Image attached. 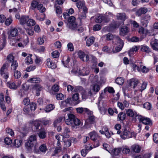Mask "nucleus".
<instances>
[{
  "instance_id": "59",
  "label": "nucleus",
  "mask_w": 158,
  "mask_h": 158,
  "mask_svg": "<svg viewBox=\"0 0 158 158\" xmlns=\"http://www.w3.org/2000/svg\"><path fill=\"white\" fill-rule=\"evenodd\" d=\"M85 108L82 107H79L76 109L77 113L79 114H82L83 113L85 114Z\"/></svg>"
},
{
  "instance_id": "57",
  "label": "nucleus",
  "mask_w": 158,
  "mask_h": 158,
  "mask_svg": "<svg viewBox=\"0 0 158 158\" xmlns=\"http://www.w3.org/2000/svg\"><path fill=\"white\" fill-rule=\"evenodd\" d=\"M120 25H121L120 24H112L110 25L109 30L110 31H112L116 28L118 27Z\"/></svg>"
},
{
  "instance_id": "19",
  "label": "nucleus",
  "mask_w": 158,
  "mask_h": 158,
  "mask_svg": "<svg viewBox=\"0 0 158 158\" xmlns=\"http://www.w3.org/2000/svg\"><path fill=\"white\" fill-rule=\"evenodd\" d=\"M131 148L134 152L139 153L141 150V148L139 145H134L131 146Z\"/></svg>"
},
{
  "instance_id": "9",
  "label": "nucleus",
  "mask_w": 158,
  "mask_h": 158,
  "mask_svg": "<svg viewBox=\"0 0 158 158\" xmlns=\"http://www.w3.org/2000/svg\"><path fill=\"white\" fill-rule=\"evenodd\" d=\"M108 20L107 17L105 15H99L96 17L95 21L97 23H101L102 21L105 22H107Z\"/></svg>"
},
{
  "instance_id": "49",
  "label": "nucleus",
  "mask_w": 158,
  "mask_h": 158,
  "mask_svg": "<svg viewBox=\"0 0 158 158\" xmlns=\"http://www.w3.org/2000/svg\"><path fill=\"white\" fill-rule=\"evenodd\" d=\"M14 77L16 79H18L21 76V73L18 70L14 71Z\"/></svg>"
},
{
  "instance_id": "44",
  "label": "nucleus",
  "mask_w": 158,
  "mask_h": 158,
  "mask_svg": "<svg viewBox=\"0 0 158 158\" xmlns=\"http://www.w3.org/2000/svg\"><path fill=\"white\" fill-rule=\"evenodd\" d=\"M79 95L78 93L73 94L72 96V99L73 101H76V104H77L79 103Z\"/></svg>"
},
{
  "instance_id": "29",
  "label": "nucleus",
  "mask_w": 158,
  "mask_h": 158,
  "mask_svg": "<svg viewBox=\"0 0 158 158\" xmlns=\"http://www.w3.org/2000/svg\"><path fill=\"white\" fill-rule=\"evenodd\" d=\"M126 115L125 113L120 112L118 114L117 120H118L123 121L125 119Z\"/></svg>"
},
{
  "instance_id": "26",
  "label": "nucleus",
  "mask_w": 158,
  "mask_h": 158,
  "mask_svg": "<svg viewBox=\"0 0 158 158\" xmlns=\"http://www.w3.org/2000/svg\"><path fill=\"white\" fill-rule=\"evenodd\" d=\"M29 18L28 16L26 15L22 16L20 20V24H25L27 23V21Z\"/></svg>"
},
{
  "instance_id": "62",
  "label": "nucleus",
  "mask_w": 158,
  "mask_h": 158,
  "mask_svg": "<svg viewBox=\"0 0 158 158\" xmlns=\"http://www.w3.org/2000/svg\"><path fill=\"white\" fill-rule=\"evenodd\" d=\"M64 146L66 147H69L71 145V142L70 139L64 141Z\"/></svg>"
},
{
  "instance_id": "20",
  "label": "nucleus",
  "mask_w": 158,
  "mask_h": 158,
  "mask_svg": "<svg viewBox=\"0 0 158 158\" xmlns=\"http://www.w3.org/2000/svg\"><path fill=\"white\" fill-rule=\"evenodd\" d=\"M95 38L94 37H91L88 38L86 40V45L89 47L94 42Z\"/></svg>"
},
{
  "instance_id": "41",
  "label": "nucleus",
  "mask_w": 158,
  "mask_h": 158,
  "mask_svg": "<svg viewBox=\"0 0 158 158\" xmlns=\"http://www.w3.org/2000/svg\"><path fill=\"white\" fill-rule=\"evenodd\" d=\"M138 49L136 46H133L131 49H130L129 52V55L131 56L132 55L134 52H136L137 51Z\"/></svg>"
},
{
  "instance_id": "30",
  "label": "nucleus",
  "mask_w": 158,
  "mask_h": 158,
  "mask_svg": "<svg viewBox=\"0 0 158 158\" xmlns=\"http://www.w3.org/2000/svg\"><path fill=\"white\" fill-rule=\"evenodd\" d=\"M106 40H113V42L114 43V38L115 37H119L118 36H114L113 35L111 34L110 33H108L106 34Z\"/></svg>"
},
{
  "instance_id": "22",
  "label": "nucleus",
  "mask_w": 158,
  "mask_h": 158,
  "mask_svg": "<svg viewBox=\"0 0 158 158\" xmlns=\"http://www.w3.org/2000/svg\"><path fill=\"white\" fill-rule=\"evenodd\" d=\"M24 28L25 30L24 31L29 35L31 36L33 35L34 32L31 28L24 27Z\"/></svg>"
},
{
  "instance_id": "56",
  "label": "nucleus",
  "mask_w": 158,
  "mask_h": 158,
  "mask_svg": "<svg viewBox=\"0 0 158 158\" xmlns=\"http://www.w3.org/2000/svg\"><path fill=\"white\" fill-rule=\"evenodd\" d=\"M147 85V82H143L141 86L140 87L139 89V91L142 92L143 90L145 89L146 88Z\"/></svg>"
},
{
  "instance_id": "24",
  "label": "nucleus",
  "mask_w": 158,
  "mask_h": 158,
  "mask_svg": "<svg viewBox=\"0 0 158 158\" xmlns=\"http://www.w3.org/2000/svg\"><path fill=\"white\" fill-rule=\"evenodd\" d=\"M18 31L16 28H12L10 30V35L12 37H15L18 34Z\"/></svg>"
},
{
  "instance_id": "28",
  "label": "nucleus",
  "mask_w": 158,
  "mask_h": 158,
  "mask_svg": "<svg viewBox=\"0 0 158 158\" xmlns=\"http://www.w3.org/2000/svg\"><path fill=\"white\" fill-rule=\"evenodd\" d=\"M141 50L143 52L148 53L150 52L149 48L146 45H143L141 46Z\"/></svg>"
},
{
  "instance_id": "18",
  "label": "nucleus",
  "mask_w": 158,
  "mask_h": 158,
  "mask_svg": "<svg viewBox=\"0 0 158 158\" xmlns=\"http://www.w3.org/2000/svg\"><path fill=\"white\" fill-rule=\"evenodd\" d=\"M7 84L8 87L13 89H16L19 86V85H16L13 82H8L7 83Z\"/></svg>"
},
{
  "instance_id": "11",
  "label": "nucleus",
  "mask_w": 158,
  "mask_h": 158,
  "mask_svg": "<svg viewBox=\"0 0 158 158\" xmlns=\"http://www.w3.org/2000/svg\"><path fill=\"white\" fill-rule=\"evenodd\" d=\"M150 19L149 15H146L142 18L141 20V23L143 26L147 27V24Z\"/></svg>"
},
{
  "instance_id": "61",
  "label": "nucleus",
  "mask_w": 158,
  "mask_h": 158,
  "mask_svg": "<svg viewBox=\"0 0 158 158\" xmlns=\"http://www.w3.org/2000/svg\"><path fill=\"white\" fill-rule=\"evenodd\" d=\"M86 14L82 12L81 13L79 14L78 18L80 20V21L81 22V21L83 19H85L86 18Z\"/></svg>"
},
{
  "instance_id": "6",
  "label": "nucleus",
  "mask_w": 158,
  "mask_h": 158,
  "mask_svg": "<svg viewBox=\"0 0 158 158\" xmlns=\"http://www.w3.org/2000/svg\"><path fill=\"white\" fill-rule=\"evenodd\" d=\"M136 117L139 121L142 122L143 124L149 125L152 124V121L149 118H146L139 115H137Z\"/></svg>"
},
{
  "instance_id": "5",
  "label": "nucleus",
  "mask_w": 158,
  "mask_h": 158,
  "mask_svg": "<svg viewBox=\"0 0 158 158\" xmlns=\"http://www.w3.org/2000/svg\"><path fill=\"white\" fill-rule=\"evenodd\" d=\"M100 111L102 114H104L106 111L107 105L106 103L104 102H100L99 100L97 103Z\"/></svg>"
},
{
  "instance_id": "64",
  "label": "nucleus",
  "mask_w": 158,
  "mask_h": 158,
  "mask_svg": "<svg viewBox=\"0 0 158 158\" xmlns=\"http://www.w3.org/2000/svg\"><path fill=\"white\" fill-rule=\"evenodd\" d=\"M144 108L148 110H151V104L148 102H147L144 103L143 105Z\"/></svg>"
},
{
  "instance_id": "43",
  "label": "nucleus",
  "mask_w": 158,
  "mask_h": 158,
  "mask_svg": "<svg viewBox=\"0 0 158 158\" xmlns=\"http://www.w3.org/2000/svg\"><path fill=\"white\" fill-rule=\"evenodd\" d=\"M107 91H108L110 93L113 94L114 93L115 91L113 88L109 87L105 88L104 90V92L105 93Z\"/></svg>"
},
{
  "instance_id": "60",
  "label": "nucleus",
  "mask_w": 158,
  "mask_h": 158,
  "mask_svg": "<svg viewBox=\"0 0 158 158\" xmlns=\"http://www.w3.org/2000/svg\"><path fill=\"white\" fill-rule=\"evenodd\" d=\"M55 7L56 8V11L57 14H60L62 13L61 9L60 6L55 5Z\"/></svg>"
},
{
  "instance_id": "3",
  "label": "nucleus",
  "mask_w": 158,
  "mask_h": 158,
  "mask_svg": "<svg viewBox=\"0 0 158 158\" xmlns=\"http://www.w3.org/2000/svg\"><path fill=\"white\" fill-rule=\"evenodd\" d=\"M75 18L73 16H71L68 19L67 27L73 30H75L77 27V24L75 23Z\"/></svg>"
},
{
  "instance_id": "58",
  "label": "nucleus",
  "mask_w": 158,
  "mask_h": 158,
  "mask_svg": "<svg viewBox=\"0 0 158 158\" xmlns=\"http://www.w3.org/2000/svg\"><path fill=\"white\" fill-rule=\"evenodd\" d=\"M89 122V124H93L95 122L94 116L93 115L88 116Z\"/></svg>"
},
{
  "instance_id": "46",
  "label": "nucleus",
  "mask_w": 158,
  "mask_h": 158,
  "mask_svg": "<svg viewBox=\"0 0 158 158\" xmlns=\"http://www.w3.org/2000/svg\"><path fill=\"white\" fill-rule=\"evenodd\" d=\"M40 151L42 152H45L47 150V146L45 144H43L39 147Z\"/></svg>"
},
{
  "instance_id": "53",
  "label": "nucleus",
  "mask_w": 158,
  "mask_h": 158,
  "mask_svg": "<svg viewBox=\"0 0 158 158\" xmlns=\"http://www.w3.org/2000/svg\"><path fill=\"white\" fill-rule=\"evenodd\" d=\"M6 133L13 136L14 135V133L13 130L9 127H7L6 130Z\"/></svg>"
},
{
  "instance_id": "15",
  "label": "nucleus",
  "mask_w": 158,
  "mask_h": 158,
  "mask_svg": "<svg viewBox=\"0 0 158 158\" xmlns=\"http://www.w3.org/2000/svg\"><path fill=\"white\" fill-rule=\"evenodd\" d=\"M152 154L150 153H147L144 154L137 155L134 156V158H150Z\"/></svg>"
},
{
  "instance_id": "4",
  "label": "nucleus",
  "mask_w": 158,
  "mask_h": 158,
  "mask_svg": "<svg viewBox=\"0 0 158 158\" xmlns=\"http://www.w3.org/2000/svg\"><path fill=\"white\" fill-rule=\"evenodd\" d=\"M136 134L134 132H130L127 129H125L120 136L123 139L131 138L132 137H135Z\"/></svg>"
},
{
  "instance_id": "34",
  "label": "nucleus",
  "mask_w": 158,
  "mask_h": 158,
  "mask_svg": "<svg viewBox=\"0 0 158 158\" xmlns=\"http://www.w3.org/2000/svg\"><path fill=\"white\" fill-rule=\"evenodd\" d=\"M39 137L42 139H44L46 137V133L44 130L40 131L38 133Z\"/></svg>"
},
{
  "instance_id": "52",
  "label": "nucleus",
  "mask_w": 158,
  "mask_h": 158,
  "mask_svg": "<svg viewBox=\"0 0 158 158\" xmlns=\"http://www.w3.org/2000/svg\"><path fill=\"white\" fill-rule=\"evenodd\" d=\"M121 128V125L119 124H116L114 126L115 129L117 131L116 132L117 134H119L121 132V131H120Z\"/></svg>"
},
{
  "instance_id": "55",
  "label": "nucleus",
  "mask_w": 158,
  "mask_h": 158,
  "mask_svg": "<svg viewBox=\"0 0 158 158\" xmlns=\"http://www.w3.org/2000/svg\"><path fill=\"white\" fill-rule=\"evenodd\" d=\"M103 148L109 153H110L111 148L110 146L106 143H104L103 145Z\"/></svg>"
},
{
  "instance_id": "13",
  "label": "nucleus",
  "mask_w": 158,
  "mask_h": 158,
  "mask_svg": "<svg viewBox=\"0 0 158 158\" xmlns=\"http://www.w3.org/2000/svg\"><path fill=\"white\" fill-rule=\"evenodd\" d=\"M147 8L143 7L139 9L136 12V15L138 16H140L142 14H145L148 11Z\"/></svg>"
},
{
  "instance_id": "40",
  "label": "nucleus",
  "mask_w": 158,
  "mask_h": 158,
  "mask_svg": "<svg viewBox=\"0 0 158 158\" xmlns=\"http://www.w3.org/2000/svg\"><path fill=\"white\" fill-rule=\"evenodd\" d=\"M54 105L50 104L48 105L45 108V110L46 112H49L54 108Z\"/></svg>"
},
{
  "instance_id": "2",
  "label": "nucleus",
  "mask_w": 158,
  "mask_h": 158,
  "mask_svg": "<svg viewBox=\"0 0 158 158\" xmlns=\"http://www.w3.org/2000/svg\"><path fill=\"white\" fill-rule=\"evenodd\" d=\"M114 43L115 44H119L118 46H116L115 48V50L113 49V53L118 52L120 51L123 47L124 43L119 37H115L114 40Z\"/></svg>"
},
{
  "instance_id": "32",
  "label": "nucleus",
  "mask_w": 158,
  "mask_h": 158,
  "mask_svg": "<svg viewBox=\"0 0 158 158\" xmlns=\"http://www.w3.org/2000/svg\"><path fill=\"white\" fill-rule=\"evenodd\" d=\"M22 143L21 140L16 139L14 141V146L15 148H19L21 145Z\"/></svg>"
},
{
  "instance_id": "42",
  "label": "nucleus",
  "mask_w": 158,
  "mask_h": 158,
  "mask_svg": "<svg viewBox=\"0 0 158 158\" xmlns=\"http://www.w3.org/2000/svg\"><path fill=\"white\" fill-rule=\"evenodd\" d=\"M110 153L116 156L118 155L120 152V150L118 148H114L112 150H111Z\"/></svg>"
},
{
  "instance_id": "17",
  "label": "nucleus",
  "mask_w": 158,
  "mask_h": 158,
  "mask_svg": "<svg viewBox=\"0 0 158 158\" xmlns=\"http://www.w3.org/2000/svg\"><path fill=\"white\" fill-rule=\"evenodd\" d=\"M47 64L48 67L52 69H54L56 67V65L50 59L47 60Z\"/></svg>"
},
{
  "instance_id": "39",
  "label": "nucleus",
  "mask_w": 158,
  "mask_h": 158,
  "mask_svg": "<svg viewBox=\"0 0 158 158\" xmlns=\"http://www.w3.org/2000/svg\"><path fill=\"white\" fill-rule=\"evenodd\" d=\"M11 63L12 64L11 65V70L13 71L15 70L18 66V64L17 61L16 60H15V61Z\"/></svg>"
},
{
  "instance_id": "36",
  "label": "nucleus",
  "mask_w": 158,
  "mask_h": 158,
  "mask_svg": "<svg viewBox=\"0 0 158 158\" xmlns=\"http://www.w3.org/2000/svg\"><path fill=\"white\" fill-rule=\"evenodd\" d=\"M27 24L28 26H32L35 24V22L33 19L29 18L27 21Z\"/></svg>"
},
{
  "instance_id": "47",
  "label": "nucleus",
  "mask_w": 158,
  "mask_h": 158,
  "mask_svg": "<svg viewBox=\"0 0 158 158\" xmlns=\"http://www.w3.org/2000/svg\"><path fill=\"white\" fill-rule=\"evenodd\" d=\"M38 4L39 3L37 1L34 0L33 1L31 4V9L32 10H34L36 7H37V6Z\"/></svg>"
},
{
  "instance_id": "10",
  "label": "nucleus",
  "mask_w": 158,
  "mask_h": 158,
  "mask_svg": "<svg viewBox=\"0 0 158 158\" xmlns=\"http://www.w3.org/2000/svg\"><path fill=\"white\" fill-rule=\"evenodd\" d=\"M139 83V81L138 79L132 78L129 81V85L133 88H135Z\"/></svg>"
},
{
  "instance_id": "45",
  "label": "nucleus",
  "mask_w": 158,
  "mask_h": 158,
  "mask_svg": "<svg viewBox=\"0 0 158 158\" xmlns=\"http://www.w3.org/2000/svg\"><path fill=\"white\" fill-rule=\"evenodd\" d=\"M63 120V118L62 117H60L56 120H55L53 124L54 126L56 127L59 124V123H60Z\"/></svg>"
},
{
  "instance_id": "27",
  "label": "nucleus",
  "mask_w": 158,
  "mask_h": 158,
  "mask_svg": "<svg viewBox=\"0 0 158 158\" xmlns=\"http://www.w3.org/2000/svg\"><path fill=\"white\" fill-rule=\"evenodd\" d=\"M74 118L72 128H74L75 126L79 125L81 123L80 120L78 119L75 115Z\"/></svg>"
},
{
  "instance_id": "16",
  "label": "nucleus",
  "mask_w": 158,
  "mask_h": 158,
  "mask_svg": "<svg viewBox=\"0 0 158 158\" xmlns=\"http://www.w3.org/2000/svg\"><path fill=\"white\" fill-rule=\"evenodd\" d=\"M128 28L126 26L123 27L120 29V35L122 36H124L128 32Z\"/></svg>"
},
{
  "instance_id": "7",
  "label": "nucleus",
  "mask_w": 158,
  "mask_h": 158,
  "mask_svg": "<svg viewBox=\"0 0 158 158\" xmlns=\"http://www.w3.org/2000/svg\"><path fill=\"white\" fill-rule=\"evenodd\" d=\"M68 118L65 121V123L68 125L73 127V121L74 115L72 114H68Z\"/></svg>"
},
{
  "instance_id": "54",
  "label": "nucleus",
  "mask_w": 158,
  "mask_h": 158,
  "mask_svg": "<svg viewBox=\"0 0 158 158\" xmlns=\"http://www.w3.org/2000/svg\"><path fill=\"white\" fill-rule=\"evenodd\" d=\"M8 67V66L7 63L4 64L0 69V73H2L5 70H6Z\"/></svg>"
},
{
  "instance_id": "51",
  "label": "nucleus",
  "mask_w": 158,
  "mask_h": 158,
  "mask_svg": "<svg viewBox=\"0 0 158 158\" xmlns=\"http://www.w3.org/2000/svg\"><path fill=\"white\" fill-rule=\"evenodd\" d=\"M115 82L118 85H122L124 83V80L121 77H118L115 80Z\"/></svg>"
},
{
  "instance_id": "8",
  "label": "nucleus",
  "mask_w": 158,
  "mask_h": 158,
  "mask_svg": "<svg viewBox=\"0 0 158 158\" xmlns=\"http://www.w3.org/2000/svg\"><path fill=\"white\" fill-rule=\"evenodd\" d=\"M117 19L118 20L121 21V23L120 24L123 25L124 24V21L127 19V17L126 16L125 13H118L116 15Z\"/></svg>"
},
{
  "instance_id": "48",
  "label": "nucleus",
  "mask_w": 158,
  "mask_h": 158,
  "mask_svg": "<svg viewBox=\"0 0 158 158\" xmlns=\"http://www.w3.org/2000/svg\"><path fill=\"white\" fill-rule=\"evenodd\" d=\"M77 55L81 60H84V58L85 55V53L84 52L81 50H79L77 52Z\"/></svg>"
},
{
  "instance_id": "37",
  "label": "nucleus",
  "mask_w": 158,
  "mask_h": 158,
  "mask_svg": "<svg viewBox=\"0 0 158 158\" xmlns=\"http://www.w3.org/2000/svg\"><path fill=\"white\" fill-rule=\"evenodd\" d=\"M25 146L27 148H31L33 146L34 144L28 139L25 143Z\"/></svg>"
},
{
  "instance_id": "35",
  "label": "nucleus",
  "mask_w": 158,
  "mask_h": 158,
  "mask_svg": "<svg viewBox=\"0 0 158 158\" xmlns=\"http://www.w3.org/2000/svg\"><path fill=\"white\" fill-rule=\"evenodd\" d=\"M28 81L29 82L37 83L40 82V79L39 77H34L29 79Z\"/></svg>"
},
{
  "instance_id": "21",
  "label": "nucleus",
  "mask_w": 158,
  "mask_h": 158,
  "mask_svg": "<svg viewBox=\"0 0 158 158\" xmlns=\"http://www.w3.org/2000/svg\"><path fill=\"white\" fill-rule=\"evenodd\" d=\"M33 123L36 130H40L42 128L40 122L39 121L35 120Z\"/></svg>"
},
{
  "instance_id": "23",
  "label": "nucleus",
  "mask_w": 158,
  "mask_h": 158,
  "mask_svg": "<svg viewBox=\"0 0 158 158\" xmlns=\"http://www.w3.org/2000/svg\"><path fill=\"white\" fill-rule=\"evenodd\" d=\"M42 87L38 84H35L33 87V89L36 90V95L39 96L40 95V91L42 89Z\"/></svg>"
},
{
  "instance_id": "31",
  "label": "nucleus",
  "mask_w": 158,
  "mask_h": 158,
  "mask_svg": "<svg viewBox=\"0 0 158 158\" xmlns=\"http://www.w3.org/2000/svg\"><path fill=\"white\" fill-rule=\"evenodd\" d=\"M6 59L8 61L12 62L15 61V57L14 56V53H11L9 54L7 56Z\"/></svg>"
},
{
  "instance_id": "25",
  "label": "nucleus",
  "mask_w": 158,
  "mask_h": 158,
  "mask_svg": "<svg viewBox=\"0 0 158 158\" xmlns=\"http://www.w3.org/2000/svg\"><path fill=\"white\" fill-rule=\"evenodd\" d=\"M126 113L127 115L129 117H133L136 115V113L131 109H128L127 110Z\"/></svg>"
},
{
  "instance_id": "12",
  "label": "nucleus",
  "mask_w": 158,
  "mask_h": 158,
  "mask_svg": "<svg viewBox=\"0 0 158 158\" xmlns=\"http://www.w3.org/2000/svg\"><path fill=\"white\" fill-rule=\"evenodd\" d=\"M16 41L17 42H22L24 44H27L29 42L28 38L27 35L23 37L19 36L16 39Z\"/></svg>"
},
{
  "instance_id": "63",
  "label": "nucleus",
  "mask_w": 158,
  "mask_h": 158,
  "mask_svg": "<svg viewBox=\"0 0 158 158\" xmlns=\"http://www.w3.org/2000/svg\"><path fill=\"white\" fill-rule=\"evenodd\" d=\"M83 89L81 86H77L75 87L74 90L75 92H80L83 91Z\"/></svg>"
},
{
  "instance_id": "50",
  "label": "nucleus",
  "mask_w": 158,
  "mask_h": 158,
  "mask_svg": "<svg viewBox=\"0 0 158 158\" xmlns=\"http://www.w3.org/2000/svg\"><path fill=\"white\" fill-rule=\"evenodd\" d=\"M37 8L38 10H40V12L41 13L44 12L45 10V8L43 7V4H38Z\"/></svg>"
},
{
  "instance_id": "1",
  "label": "nucleus",
  "mask_w": 158,
  "mask_h": 158,
  "mask_svg": "<svg viewBox=\"0 0 158 158\" xmlns=\"http://www.w3.org/2000/svg\"><path fill=\"white\" fill-rule=\"evenodd\" d=\"M89 135L90 139L92 140L93 142V146L94 148L98 147L99 145V141L101 139V137L98 135L97 132L94 131L90 132Z\"/></svg>"
},
{
  "instance_id": "33",
  "label": "nucleus",
  "mask_w": 158,
  "mask_h": 158,
  "mask_svg": "<svg viewBox=\"0 0 158 158\" xmlns=\"http://www.w3.org/2000/svg\"><path fill=\"white\" fill-rule=\"evenodd\" d=\"M80 0V1L76 3L77 6L79 9H82V7L85 6V2L83 0Z\"/></svg>"
},
{
  "instance_id": "14",
  "label": "nucleus",
  "mask_w": 158,
  "mask_h": 158,
  "mask_svg": "<svg viewBox=\"0 0 158 158\" xmlns=\"http://www.w3.org/2000/svg\"><path fill=\"white\" fill-rule=\"evenodd\" d=\"M70 132V131L69 128L67 127H65L64 128V131L62 133L63 137L66 138H68L69 137V133Z\"/></svg>"
},
{
  "instance_id": "38",
  "label": "nucleus",
  "mask_w": 158,
  "mask_h": 158,
  "mask_svg": "<svg viewBox=\"0 0 158 158\" xmlns=\"http://www.w3.org/2000/svg\"><path fill=\"white\" fill-rule=\"evenodd\" d=\"M29 55L26 57L25 60V63L27 64H31L33 63L32 59L31 57L32 55L29 54Z\"/></svg>"
}]
</instances>
